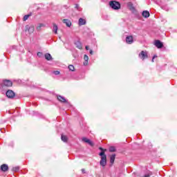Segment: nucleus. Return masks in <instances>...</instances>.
Listing matches in <instances>:
<instances>
[{
    "mask_svg": "<svg viewBox=\"0 0 177 177\" xmlns=\"http://www.w3.org/2000/svg\"><path fill=\"white\" fill-rule=\"evenodd\" d=\"M150 176H151V172H149L147 174H145L143 177H150Z\"/></svg>",
    "mask_w": 177,
    "mask_h": 177,
    "instance_id": "bb28decb",
    "label": "nucleus"
},
{
    "mask_svg": "<svg viewBox=\"0 0 177 177\" xmlns=\"http://www.w3.org/2000/svg\"><path fill=\"white\" fill-rule=\"evenodd\" d=\"M115 160V154H113L110 157V162L111 164H114V161Z\"/></svg>",
    "mask_w": 177,
    "mask_h": 177,
    "instance_id": "a211bd4d",
    "label": "nucleus"
},
{
    "mask_svg": "<svg viewBox=\"0 0 177 177\" xmlns=\"http://www.w3.org/2000/svg\"><path fill=\"white\" fill-rule=\"evenodd\" d=\"M42 27H45V24H39L37 26V27H36L37 31H41V29L42 28Z\"/></svg>",
    "mask_w": 177,
    "mask_h": 177,
    "instance_id": "f3484780",
    "label": "nucleus"
},
{
    "mask_svg": "<svg viewBox=\"0 0 177 177\" xmlns=\"http://www.w3.org/2000/svg\"><path fill=\"white\" fill-rule=\"evenodd\" d=\"M61 139L62 142H67V140H68V138H67L66 136L64 135L61 136Z\"/></svg>",
    "mask_w": 177,
    "mask_h": 177,
    "instance_id": "412c9836",
    "label": "nucleus"
},
{
    "mask_svg": "<svg viewBox=\"0 0 177 177\" xmlns=\"http://www.w3.org/2000/svg\"><path fill=\"white\" fill-rule=\"evenodd\" d=\"M75 45L76 48H77L78 49H82V44H81V41H75Z\"/></svg>",
    "mask_w": 177,
    "mask_h": 177,
    "instance_id": "ddd939ff",
    "label": "nucleus"
},
{
    "mask_svg": "<svg viewBox=\"0 0 177 177\" xmlns=\"http://www.w3.org/2000/svg\"><path fill=\"white\" fill-rule=\"evenodd\" d=\"M57 99L59 102H62L63 103L66 102V98H64V97H62L61 95L57 96Z\"/></svg>",
    "mask_w": 177,
    "mask_h": 177,
    "instance_id": "aec40b11",
    "label": "nucleus"
},
{
    "mask_svg": "<svg viewBox=\"0 0 177 177\" xmlns=\"http://www.w3.org/2000/svg\"><path fill=\"white\" fill-rule=\"evenodd\" d=\"M140 59H142V60H145V59H147V51H141V53L139 54Z\"/></svg>",
    "mask_w": 177,
    "mask_h": 177,
    "instance_id": "39448f33",
    "label": "nucleus"
},
{
    "mask_svg": "<svg viewBox=\"0 0 177 177\" xmlns=\"http://www.w3.org/2000/svg\"><path fill=\"white\" fill-rule=\"evenodd\" d=\"M142 15L143 17H145V19H147V17H150V12H149V11L147 10L143 11Z\"/></svg>",
    "mask_w": 177,
    "mask_h": 177,
    "instance_id": "9b49d317",
    "label": "nucleus"
},
{
    "mask_svg": "<svg viewBox=\"0 0 177 177\" xmlns=\"http://www.w3.org/2000/svg\"><path fill=\"white\" fill-rule=\"evenodd\" d=\"M109 151H111V153L115 151V147H111L109 148Z\"/></svg>",
    "mask_w": 177,
    "mask_h": 177,
    "instance_id": "b1692460",
    "label": "nucleus"
},
{
    "mask_svg": "<svg viewBox=\"0 0 177 177\" xmlns=\"http://www.w3.org/2000/svg\"><path fill=\"white\" fill-rule=\"evenodd\" d=\"M75 8H77V9H78V5H76Z\"/></svg>",
    "mask_w": 177,
    "mask_h": 177,
    "instance_id": "2f4dec72",
    "label": "nucleus"
},
{
    "mask_svg": "<svg viewBox=\"0 0 177 177\" xmlns=\"http://www.w3.org/2000/svg\"><path fill=\"white\" fill-rule=\"evenodd\" d=\"M84 62L83 63L84 66H88V60H89V57H88V55H84Z\"/></svg>",
    "mask_w": 177,
    "mask_h": 177,
    "instance_id": "4468645a",
    "label": "nucleus"
},
{
    "mask_svg": "<svg viewBox=\"0 0 177 177\" xmlns=\"http://www.w3.org/2000/svg\"><path fill=\"white\" fill-rule=\"evenodd\" d=\"M35 30V28L33 25H26V31H28L29 34H32L34 32V30Z\"/></svg>",
    "mask_w": 177,
    "mask_h": 177,
    "instance_id": "20e7f679",
    "label": "nucleus"
},
{
    "mask_svg": "<svg viewBox=\"0 0 177 177\" xmlns=\"http://www.w3.org/2000/svg\"><path fill=\"white\" fill-rule=\"evenodd\" d=\"M13 85V83L10 80H3L2 84H1V88H3L4 86H6L7 88H9Z\"/></svg>",
    "mask_w": 177,
    "mask_h": 177,
    "instance_id": "7ed1b4c3",
    "label": "nucleus"
},
{
    "mask_svg": "<svg viewBox=\"0 0 177 177\" xmlns=\"http://www.w3.org/2000/svg\"><path fill=\"white\" fill-rule=\"evenodd\" d=\"M86 50H89V46H86Z\"/></svg>",
    "mask_w": 177,
    "mask_h": 177,
    "instance_id": "c756f323",
    "label": "nucleus"
},
{
    "mask_svg": "<svg viewBox=\"0 0 177 177\" xmlns=\"http://www.w3.org/2000/svg\"><path fill=\"white\" fill-rule=\"evenodd\" d=\"M57 30H59L57 25H56V24H53V31L55 34H57Z\"/></svg>",
    "mask_w": 177,
    "mask_h": 177,
    "instance_id": "dca6fc26",
    "label": "nucleus"
},
{
    "mask_svg": "<svg viewBox=\"0 0 177 177\" xmlns=\"http://www.w3.org/2000/svg\"><path fill=\"white\" fill-rule=\"evenodd\" d=\"M101 156V160L100 161V165L104 167L107 165V156L104 154V151H101L99 154Z\"/></svg>",
    "mask_w": 177,
    "mask_h": 177,
    "instance_id": "f257e3e1",
    "label": "nucleus"
},
{
    "mask_svg": "<svg viewBox=\"0 0 177 177\" xmlns=\"http://www.w3.org/2000/svg\"><path fill=\"white\" fill-rule=\"evenodd\" d=\"M82 142H84L85 143H88V145H90V146H93V142L86 138H82Z\"/></svg>",
    "mask_w": 177,
    "mask_h": 177,
    "instance_id": "1a4fd4ad",
    "label": "nucleus"
},
{
    "mask_svg": "<svg viewBox=\"0 0 177 177\" xmlns=\"http://www.w3.org/2000/svg\"><path fill=\"white\" fill-rule=\"evenodd\" d=\"M68 68H69L70 71H74V70L75 69L74 68V66H73V65H69Z\"/></svg>",
    "mask_w": 177,
    "mask_h": 177,
    "instance_id": "4be33fe9",
    "label": "nucleus"
},
{
    "mask_svg": "<svg viewBox=\"0 0 177 177\" xmlns=\"http://www.w3.org/2000/svg\"><path fill=\"white\" fill-rule=\"evenodd\" d=\"M156 57H157V55H154L152 58V62H154V59H156Z\"/></svg>",
    "mask_w": 177,
    "mask_h": 177,
    "instance_id": "c85d7f7f",
    "label": "nucleus"
},
{
    "mask_svg": "<svg viewBox=\"0 0 177 177\" xmlns=\"http://www.w3.org/2000/svg\"><path fill=\"white\" fill-rule=\"evenodd\" d=\"M63 23L66 24L67 27H71V21L68 19H64Z\"/></svg>",
    "mask_w": 177,
    "mask_h": 177,
    "instance_id": "f8f14e48",
    "label": "nucleus"
},
{
    "mask_svg": "<svg viewBox=\"0 0 177 177\" xmlns=\"http://www.w3.org/2000/svg\"><path fill=\"white\" fill-rule=\"evenodd\" d=\"M9 169V167L6 164H3L1 166V170L3 171V172H6Z\"/></svg>",
    "mask_w": 177,
    "mask_h": 177,
    "instance_id": "9d476101",
    "label": "nucleus"
},
{
    "mask_svg": "<svg viewBox=\"0 0 177 177\" xmlns=\"http://www.w3.org/2000/svg\"><path fill=\"white\" fill-rule=\"evenodd\" d=\"M100 150H103V149H102V148H100Z\"/></svg>",
    "mask_w": 177,
    "mask_h": 177,
    "instance_id": "473e14b6",
    "label": "nucleus"
},
{
    "mask_svg": "<svg viewBox=\"0 0 177 177\" xmlns=\"http://www.w3.org/2000/svg\"><path fill=\"white\" fill-rule=\"evenodd\" d=\"M6 95L7 97H9L10 99L15 97V92H13L12 90L7 91Z\"/></svg>",
    "mask_w": 177,
    "mask_h": 177,
    "instance_id": "423d86ee",
    "label": "nucleus"
},
{
    "mask_svg": "<svg viewBox=\"0 0 177 177\" xmlns=\"http://www.w3.org/2000/svg\"><path fill=\"white\" fill-rule=\"evenodd\" d=\"M53 74H55V75H59L60 74V72L59 71H55L53 72Z\"/></svg>",
    "mask_w": 177,
    "mask_h": 177,
    "instance_id": "a878e982",
    "label": "nucleus"
},
{
    "mask_svg": "<svg viewBox=\"0 0 177 177\" xmlns=\"http://www.w3.org/2000/svg\"><path fill=\"white\" fill-rule=\"evenodd\" d=\"M28 17H30L29 15H25L24 17V21H26V20H28Z\"/></svg>",
    "mask_w": 177,
    "mask_h": 177,
    "instance_id": "393cba45",
    "label": "nucleus"
},
{
    "mask_svg": "<svg viewBox=\"0 0 177 177\" xmlns=\"http://www.w3.org/2000/svg\"><path fill=\"white\" fill-rule=\"evenodd\" d=\"M44 57L46 60H52V55H50L49 53H46Z\"/></svg>",
    "mask_w": 177,
    "mask_h": 177,
    "instance_id": "6ab92c4d",
    "label": "nucleus"
},
{
    "mask_svg": "<svg viewBox=\"0 0 177 177\" xmlns=\"http://www.w3.org/2000/svg\"><path fill=\"white\" fill-rule=\"evenodd\" d=\"M109 5L112 9H114L115 10H118L120 8H121V4H120L119 2L115 1H111L109 2Z\"/></svg>",
    "mask_w": 177,
    "mask_h": 177,
    "instance_id": "f03ea898",
    "label": "nucleus"
},
{
    "mask_svg": "<svg viewBox=\"0 0 177 177\" xmlns=\"http://www.w3.org/2000/svg\"><path fill=\"white\" fill-rule=\"evenodd\" d=\"M37 56H39V57H41V56H42V53H37Z\"/></svg>",
    "mask_w": 177,
    "mask_h": 177,
    "instance_id": "cd10ccee",
    "label": "nucleus"
},
{
    "mask_svg": "<svg viewBox=\"0 0 177 177\" xmlns=\"http://www.w3.org/2000/svg\"><path fill=\"white\" fill-rule=\"evenodd\" d=\"M90 55H93V51L92 50H90Z\"/></svg>",
    "mask_w": 177,
    "mask_h": 177,
    "instance_id": "7c9ffc66",
    "label": "nucleus"
},
{
    "mask_svg": "<svg viewBox=\"0 0 177 177\" xmlns=\"http://www.w3.org/2000/svg\"><path fill=\"white\" fill-rule=\"evenodd\" d=\"M20 167H15L12 168V171H14L15 172H17V171H19Z\"/></svg>",
    "mask_w": 177,
    "mask_h": 177,
    "instance_id": "5701e85b",
    "label": "nucleus"
},
{
    "mask_svg": "<svg viewBox=\"0 0 177 177\" xmlns=\"http://www.w3.org/2000/svg\"><path fill=\"white\" fill-rule=\"evenodd\" d=\"M126 42H127V44H129V45H131V44H133V37L127 36L126 37Z\"/></svg>",
    "mask_w": 177,
    "mask_h": 177,
    "instance_id": "6e6552de",
    "label": "nucleus"
},
{
    "mask_svg": "<svg viewBox=\"0 0 177 177\" xmlns=\"http://www.w3.org/2000/svg\"><path fill=\"white\" fill-rule=\"evenodd\" d=\"M155 46L158 48V49H161L162 46H164V44H162V42L160 41V40H156L154 43Z\"/></svg>",
    "mask_w": 177,
    "mask_h": 177,
    "instance_id": "0eeeda50",
    "label": "nucleus"
},
{
    "mask_svg": "<svg viewBox=\"0 0 177 177\" xmlns=\"http://www.w3.org/2000/svg\"><path fill=\"white\" fill-rule=\"evenodd\" d=\"M85 24H86V21L82 18H80L79 19V26H85Z\"/></svg>",
    "mask_w": 177,
    "mask_h": 177,
    "instance_id": "2eb2a0df",
    "label": "nucleus"
}]
</instances>
